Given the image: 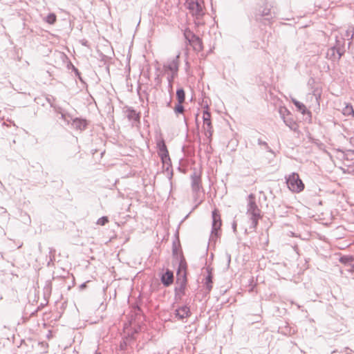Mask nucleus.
Returning a JSON list of instances; mask_svg holds the SVG:
<instances>
[{
  "instance_id": "32",
  "label": "nucleus",
  "mask_w": 354,
  "mask_h": 354,
  "mask_svg": "<svg viewBox=\"0 0 354 354\" xmlns=\"http://www.w3.org/2000/svg\"><path fill=\"white\" fill-rule=\"evenodd\" d=\"M177 76V75L174 74H169L167 76V81H168V87L169 89H172V83L174 81V79Z\"/></svg>"
},
{
  "instance_id": "26",
  "label": "nucleus",
  "mask_w": 354,
  "mask_h": 354,
  "mask_svg": "<svg viewBox=\"0 0 354 354\" xmlns=\"http://www.w3.org/2000/svg\"><path fill=\"white\" fill-rule=\"evenodd\" d=\"M172 254H173V256L175 257L176 258V259L178 261V263L180 262V256L182 255L183 257H184L182 252L180 254H178V248H177V246H176L175 242H174V243H173Z\"/></svg>"
},
{
  "instance_id": "39",
  "label": "nucleus",
  "mask_w": 354,
  "mask_h": 354,
  "mask_svg": "<svg viewBox=\"0 0 354 354\" xmlns=\"http://www.w3.org/2000/svg\"><path fill=\"white\" fill-rule=\"evenodd\" d=\"M160 75H157L156 77L155 78V80L157 82L158 84L160 83Z\"/></svg>"
},
{
  "instance_id": "23",
  "label": "nucleus",
  "mask_w": 354,
  "mask_h": 354,
  "mask_svg": "<svg viewBox=\"0 0 354 354\" xmlns=\"http://www.w3.org/2000/svg\"><path fill=\"white\" fill-rule=\"evenodd\" d=\"M193 197L194 203H196V206L197 207L203 202L204 194L201 191L199 192L198 195H196V194L193 193Z\"/></svg>"
},
{
  "instance_id": "12",
  "label": "nucleus",
  "mask_w": 354,
  "mask_h": 354,
  "mask_svg": "<svg viewBox=\"0 0 354 354\" xmlns=\"http://www.w3.org/2000/svg\"><path fill=\"white\" fill-rule=\"evenodd\" d=\"M190 308L187 305L178 307L175 310V316L179 320H183L191 316Z\"/></svg>"
},
{
  "instance_id": "16",
  "label": "nucleus",
  "mask_w": 354,
  "mask_h": 354,
  "mask_svg": "<svg viewBox=\"0 0 354 354\" xmlns=\"http://www.w3.org/2000/svg\"><path fill=\"white\" fill-rule=\"evenodd\" d=\"M87 124V121L85 119L75 118L73 120L72 125L75 129L77 130H84L86 128Z\"/></svg>"
},
{
  "instance_id": "14",
  "label": "nucleus",
  "mask_w": 354,
  "mask_h": 354,
  "mask_svg": "<svg viewBox=\"0 0 354 354\" xmlns=\"http://www.w3.org/2000/svg\"><path fill=\"white\" fill-rule=\"evenodd\" d=\"M292 102L296 106L297 111L301 114L304 115H308L309 118L311 117V112L307 109L306 106L302 102H300L296 99H292Z\"/></svg>"
},
{
  "instance_id": "41",
  "label": "nucleus",
  "mask_w": 354,
  "mask_h": 354,
  "mask_svg": "<svg viewBox=\"0 0 354 354\" xmlns=\"http://www.w3.org/2000/svg\"><path fill=\"white\" fill-rule=\"evenodd\" d=\"M61 118L64 120H66V115L64 113L61 114Z\"/></svg>"
},
{
  "instance_id": "18",
  "label": "nucleus",
  "mask_w": 354,
  "mask_h": 354,
  "mask_svg": "<svg viewBox=\"0 0 354 354\" xmlns=\"http://www.w3.org/2000/svg\"><path fill=\"white\" fill-rule=\"evenodd\" d=\"M134 339L133 333H132L131 335H129L125 339H122L119 345V350L122 352H126L127 350L128 345L130 344L131 341H133Z\"/></svg>"
},
{
  "instance_id": "19",
  "label": "nucleus",
  "mask_w": 354,
  "mask_h": 354,
  "mask_svg": "<svg viewBox=\"0 0 354 354\" xmlns=\"http://www.w3.org/2000/svg\"><path fill=\"white\" fill-rule=\"evenodd\" d=\"M127 117L129 120L138 122L140 120V115L132 107L127 109Z\"/></svg>"
},
{
  "instance_id": "4",
  "label": "nucleus",
  "mask_w": 354,
  "mask_h": 354,
  "mask_svg": "<svg viewBox=\"0 0 354 354\" xmlns=\"http://www.w3.org/2000/svg\"><path fill=\"white\" fill-rule=\"evenodd\" d=\"M158 153L164 166H166V171H169L171 167V159L167 150L165 142L162 138H160L156 142Z\"/></svg>"
},
{
  "instance_id": "45",
  "label": "nucleus",
  "mask_w": 354,
  "mask_h": 354,
  "mask_svg": "<svg viewBox=\"0 0 354 354\" xmlns=\"http://www.w3.org/2000/svg\"><path fill=\"white\" fill-rule=\"evenodd\" d=\"M153 354H160V353H153Z\"/></svg>"
},
{
  "instance_id": "17",
  "label": "nucleus",
  "mask_w": 354,
  "mask_h": 354,
  "mask_svg": "<svg viewBox=\"0 0 354 354\" xmlns=\"http://www.w3.org/2000/svg\"><path fill=\"white\" fill-rule=\"evenodd\" d=\"M192 46L194 50L201 51L203 50V42L201 39L198 36L194 37L192 39L187 42Z\"/></svg>"
},
{
  "instance_id": "29",
  "label": "nucleus",
  "mask_w": 354,
  "mask_h": 354,
  "mask_svg": "<svg viewBox=\"0 0 354 354\" xmlns=\"http://www.w3.org/2000/svg\"><path fill=\"white\" fill-rule=\"evenodd\" d=\"M279 113H280L281 118L283 120L284 118H286V115H289L290 112H289V111L286 107H281L279 109Z\"/></svg>"
},
{
  "instance_id": "24",
  "label": "nucleus",
  "mask_w": 354,
  "mask_h": 354,
  "mask_svg": "<svg viewBox=\"0 0 354 354\" xmlns=\"http://www.w3.org/2000/svg\"><path fill=\"white\" fill-rule=\"evenodd\" d=\"M270 15V8H264L262 10H259V13L256 15V18L257 19H259V17H268Z\"/></svg>"
},
{
  "instance_id": "31",
  "label": "nucleus",
  "mask_w": 354,
  "mask_h": 354,
  "mask_svg": "<svg viewBox=\"0 0 354 354\" xmlns=\"http://www.w3.org/2000/svg\"><path fill=\"white\" fill-rule=\"evenodd\" d=\"M70 66H71L72 71L74 72L75 76L77 77L81 82H83L82 78L81 77V73L78 71V69L75 66H74L71 63L70 64Z\"/></svg>"
},
{
  "instance_id": "25",
  "label": "nucleus",
  "mask_w": 354,
  "mask_h": 354,
  "mask_svg": "<svg viewBox=\"0 0 354 354\" xmlns=\"http://www.w3.org/2000/svg\"><path fill=\"white\" fill-rule=\"evenodd\" d=\"M344 115H353L354 116V110L353 109L352 105L347 104L344 109L342 111Z\"/></svg>"
},
{
  "instance_id": "42",
  "label": "nucleus",
  "mask_w": 354,
  "mask_h": 354,
  "mask_svg": "<svg viewBox=\"0 0 354 354\" xmlns=\"http://www.w3.org/2000/svg\"><path fill=\"white\" fill-rule=\"evenodd\" d=\"M227 258H228V264H230V261H231V257L230 254L227 255Z\"/></svg>"
},
{
  "instance_id": "35",
  "label": "nucleus",
  "mask_w": 354,
  "mask_h": 354,
  "mask_svg": "<svg viewBox=\"0 0 354 354\" xmlns=\"http://www.w3.org/2000/svg\"><path fill=\"white\" fill-rule=\"evenodd\" d=\"M346 156L348 158L351 157V159H353L354 156V150H347Z\"/></svg>"
},
{
  "instance_id": "37",
  "label": "nucleus",
  "mask_w": 354,
  "mask_h": 354,
  "mask_svg": "<svg viewBox=\"0 0 354 354\" xmlns=\"http://www.w3.org/2000/svg\"><path fill=\"white\" fill-rule=\"evenodd\" d=\"M55 109V111L57 113H63L62 111V108L61 107H56V106H54L53 107Z\"/></svg>"
},
{
  "instance_id": "1",
  "label": "nucleus",
  "mask_w": 354,
  "mask_h": 354,
  "mask_svg": "<svg viewBox=\"0 0 354 354\" xmlns=\"http://www.w3.org/2000/svg\"><path fill=\"white\" fill-rule=\"evenodd\" d=\"M180 262L176 270V286L174 288V299L180 301L185 295L187 286V265L186 260L182 255L180 256Z\"/></svg>"
},
{
  "instance_id": "7",
  "label": "nucleus",
  "mask_w": 354,
  "mask_h": 354,
  "mask_svg": "<svg viewBox=\"0 0 354 354\" xmlns=\"http://www.w3.org/2000/svg\"><path fill=\"white\" fill-rule=\"evenodd\" d=\"M212 237L214 236L218 237V232L222 225V221L221 219V215L219 212L215 209L212 212Z\"/></svg>"
},
{
  "instance_id": "9",
  "label": "nucleus",
  "mask_w": 354,
  "mask_h": 354,
  "mask_svg": "<svg viewBox=\"0 0 354 354\" xmlns=\"http://www.w3.org/2000/svg\"><path fill=\"white\" fill-rule=\"evenodd\" d=\"M192 180V192L198 195L199 192L203 189L201 185V174H198L196 171H194L193 174L191 175Z\"/></svg>"
},
{
  "instance_id": "13",
  "label": "nucleus",
  "mask_w": 354,
  "mask_h": 354,
  "mask_svg": "<svg viewBox=\"0 0 354 354\" xmlns=\"http://www.w3.org/2000/svg\"><path fill=\"white\" fill-rule=\"evenodd\" d=\"M174 272L169 269H167L166 271L160 276L161 283L165 287L171 286L174 283Z\"/></svg>"
},
{
  "instance_id": "27",
  "label": "nucleus",
  "mask_w": 354,
  "mask_h": 354,
  "mask_svg": "<svg viewBox=\"0 0 354 354\" xmlns=\"http://www.w3.org/2000/svg\"><path fill=\"white\" fill-rule=\"evenodd\" d=\"M185 111V108L183 105V103L178 102V104L174 107V112L176 114L183 113Z\"/></svg>"
},
{
  "instance_id": "43",
  "label": "nucleus",
  "mask_w": 354,
  "mask_h": 354,
  "mask_svg": "<svg viewBox=\"0 0 354 354\" xmlns=\"http://www.w3.org/2000/svg\"><path fill=\"white\" fill-rule=\"evenodd\" d=\"M172 176H173V171H172V170H171L170 176L169 177V178L171 179L172 178Z\"/></svg>"
},
{
  "instance_id": "44",
  "label": "nucleus",
  "mask_w": 354,
  "mask_h": 354,
  "mask_svg": "<svg viewBox=\"0 0 354 354\" xmlns=\"http://www.w3.org/2000/svg\"><path fill=\"white\" fill-rule=\"evenodd\" d=\"M53 252H55V250L52 248L50 249V254H52Z\"/></svg>"
},
{
  "instance_id": "15",
  "label": "nucleus",
  "mask_w": 354,
  "mask_h": 354,
  "mask_svg": "<svg viewBox=\"0 0 354 354\" xmlns=\"http://www.w3.org/2000/svg\"><path fill=\"white\" fill-rule=\"evenodd\" d=\"M207 274L205 277V289L207 291V292H209L212 289V283H213V275L212 274V269L210 267H207L206 268Z\"/></svg>"
},
{
  "instance_id": "34",
  "label": "nucleus",
  "mask_w": 354,
  "mask_h": 354,
  "mask_svg": "<svg viewBox=\"0 0 354 354\" xmlns=\"http://www.w3.org/2000/svg\"><path fill=\"white\" fill-rule=\"evenodd\" d=\"M194 23L197 26L204 24V22L202 21V17L195 18Z\"/></svg>"
},
{
  "instance_id": "6",
  "label": "nucleus",
  "mask_w": 354,
  "mask_h": 354,
  "mask_svg": "<svg viewBox=\"0 0 354 354\" xmlns=\"http://www.w3.org/2000/svg\"><path fill=\"white\" fill-rule=\"evenodd\" d=\"M186 6L194 18L203 17L205 14L202 5L198 1L187 0Z\"/></svg>"
},
{
  "instance_id": "8",
  "label": "nucleus",
  "mask_w": 354,
  "mask_h": 354,
  "mask_svg": "<svg viewBox=\"0 0 354 354\" xmlns=\"http://www.w3.org/2000/svg\"><path fill=\"white\" fill-rule=\"evenodd\" d=\"M344 50L337 46L328 49L326 57L333 62H338L344 55Z\"/></svg>"
},
{
  "instance_id": "5",
  "label": "nucleus",
  "mask_w": 354,
  "mask_h": 354,
  "mask_svg": "<svg viewBox=\"0 0 354 354\" xmlns=\"http://www.w3.org/2000/svg\"><path fill=\"white\" fill-rule=\"evenodd\" d=\"M203 121L205 135L210 142L213 133V127L211 122V113L209 111V107L207 105L203 111Z\"/></svg>"
},
{
  "instance_id": "40",
  "label": "nucleus",
  "mask_w": 354,
  "mask_h": 354,
  "mask_svg": "<svg viewBox=\"0 0 354 354\" xmlns=\"http://www.w3.org/2000/svg\"><path fill=\"white\" fill-rule=\"evenodd\" d=\"M86 283H82V284H81V285H80V288L81 289H83V288H86Z\"/></svg>"
},
{
  "instance_id": "22",
  "label": "nucleus",
  "mask_w": 354,
  "mask_h": 354,
  "mask_svg": "<svg viewBox=\"0 0 354 354\" xmlns=\"http://www.w3.org/2000/svg\"><path fill=\"white\" fill-rule=\"evenodd\" d=\"M183 35H184V37H185V39H186V41L188 42L191 39H192L194 37L196 36V35H195L189 28H185L184 30V32H183Z\"/></svg>"
},
{
  "instance_id": "30",
  "label": "nucleus",
  "mask_w": 354,
  "mask_h": 354,
  "mask_svg": "<svg viewBox=\"0 0 354 354\" xmlns=\"http://www.w3.org/2000/svg\"><path fill=\"white\" fill-rule=\"evenodd\" d=\"M109 222V218L107 216H102L97 221V224L100 225H104Z\"/></svg>"
},
{
  "instance_id": "36",
  "label": "nucleus",
  "mask_w": 354,
  "mask_h": 354,
  "mask_svg": "<svg viewBox=\"0 0 354 354\" xmlns=\"http://www.w3.org/2000/svg\"><path fill=\"white\" fill-rule=\"evenodd\" d=\"M46 100L48 101V102L50 104V106L51 107H54L55 106L53 105V101L55 100L54 97L53 96H49V97H46Z\"/></svg>"
},
{
  "instance_id": "21",
  "label": "nucleus",
  "mask_w": 354,
  "mask_h": 354,
  "mask_svg": "<svg viewBox=\"0 0 354 354\" xmlns=\"http://www.w3.org/2000/svg\"><path fill=\"white\" fill-rule=\"evenodd\" d=\"M176 97L178 102L180 103H183L185 100V93L183 88H179L176 91Z\"/></svg>"
},
{
  "instance_id": "38",
  "label": "nucleus",
  "mask_w": 354,
  "mask_h": 354,
  "mask_svg": "<svg viewBox=\"0 0 354 354\" xmlns=\"http://www.w3.org/2000/svg\"><path fill=\"white\" fill-rule=\"evenodd\" d=\"M232 229L233 231L235 232L236 231V221H234L232 223Z\"/></svg>"
},
{
  "instance_id": "20",
  "label": "nucleus",
  "mask_w": 354,
  "mask_h": 354,
  "mask_svg": "<svg viewBox=\"0 0 354 354\" xmlns=\"http://www.w3.org/2000/svg\"><path fill=\"white\" fill-rule=\"evenodd\" d=\"M283 121L286 124V125L288 126L291 130L294 131L297 130V124L293 119L290 118H284Z\"/></svg>"
},
{
  "instance_id": "2",
  "label": "nucleus",
  "mask_w": 354,
  "mask_h": 354,
  "mask_svg": "<svg viewBox=\"0 0 354 354\" xmlns=\"http://www.w3.org/2000/svg\"><path fill=\"white\" fill-rule=\"evenodd\" d=\"M247 214L252 220L251 227L255 229L259 223V220L261 218V210L258 207L255 201V197L252 194L248 196Z\"/></svg>"
},
{
  "instance_id": "11",
  "label": "nucleus",
  "mask_w": 354,
  "mask_h": 354,
  "mask_svg": "<svg viewBox=\"0 0 354 354\" xmlns=\"http://www.w3.org/2000/svg\"><path fill=\"white\" fill-rule=\"evenodd\" d=\"M346 270L348 272H354V256L353 255H343L339 259Z\"/></svg>"
},
{
  "instance_id": "33",
  "label": "nucleus",
  "mask_w": 354,
  "mask_h": 354,
  "mask_svg": "<svg viewBox=\"0 0 354 354\" xmlns=\"http://www.w3.org/2000/svg\"><path fill=\"white\" fill-rule=\"evenodd\" d=\"M258 145H263V146H265L266 149L270 151V152H272V149L270 148V147L268 146V143L265 141H263L261 140V139H258Z\"/></svg>"
},
{
  "instance_id": "28",
  "label": "nucleus",
  "mask_w": 354,
  "mask_h": 354,
  "mask_svg": "<svg viewBox=\"0 0 354 354\" xmlns=\"http://www.w3.org/2000/svg\"><path fill=\"white\" fill-rule=\"evenodd\" d=\"M56 21V15L53 13H50L46 17V22L49 24H53Z\"/></svg>"
},
{
  "instance_id": "10",
  "label": "nucleus",
  "mask_w": 354,
  "mask_h": 354,
  "mask_svg": "<svg viewBox=\"0 0 354 354\" xmlns=\"http://www.w3.org/2000/svg\"><path fill=\"white\" fill-rule=\"evenodd\" d=\"M179 67V55H177L172 59L169 60L163 65L164 69L168 70L171 72L170 74L178 75Z\"/></svg>"
},
{
  "instance_id": "3",
  "label": "nucleus",
  "mask_w": 354,
  "mask_h": 354,
  "mask_svg": "<svg viewBox=\"0 0 354 354\" xmlns=\"http://www.w3.org/2000/svg\"><path fill=\"white\" fill-rule=\"evenodd\" d=\"M286 182L290 191L295 193H299L304 189V184L296 172H292L288 176H286Z\"/></svg>"
}]
</instances>
